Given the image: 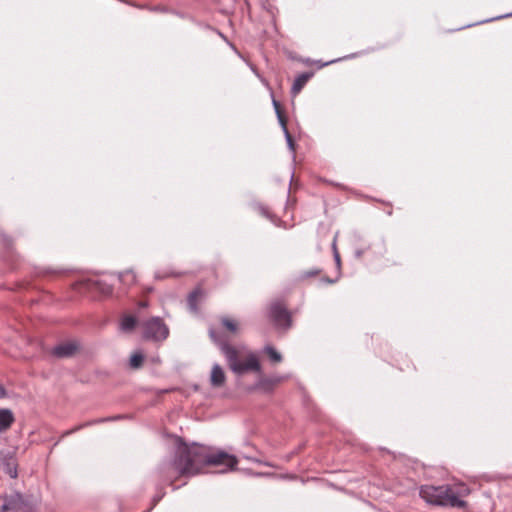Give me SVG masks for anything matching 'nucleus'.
Masks as SVG:
<instances>
[{"instance_id":"obj_28","label":"nucleus","mask_w":512,"mask_h":512,"mask_svg":"<svg viewBox=\"0 0 512 512\" xmlns=\"http://www.w3.org/2000/svg\"><path fill=\"white\" fill-rule=\"evenodd\" d=\"M167 276H168V275H161L159 272H157V273L155 274V277H156L157 279H163V278H165V277H167Z\"/></svg>"},{"instance_id":"obj_24","label":"nucleus","mask_w":512,"mask_h":512,"mask_svg":"<svg viewBox=\"0 0 512 512\" xmlns=\"http://www.w3.org/2000/svg\"><path fill=\"white\" fill-rule=\"evenodd\" d=\"M164 495L165 493L162 491V489L158 491V493L152 499L153 506H155L164 497Z\"/></svg>"},{"instance_id":"obj_26","label":"nucleus","mask_w":512,"mask_h":512,"mask_svg":"<svg viewBox=\"0 0 512 512\" xmlns=\"http://www.w3.org/2000/svg\"><path fill=\"white\" fill-rule=\"evenodd\" d=\"M5 397H7V391L5 387L2 384H0V399H3Z\"/></svg>"},{"instance_id":"obj_23","label":"nucleus","mask_w":512,"mask_h":512,"mask_svg":"<svg viewBox=\"0 0 512 512\" xmlns=\"http://www.w3.org/2000/svg\"><path fill=\"white\" fill-rule=\"evenodd\" d=\"M1 241L3 243V245L7 248H10L11 244H12V240L5 234H1Z\"/></svg>"},{"instance_id":"obj_7","label":"nucleus","mask_w":512,"mask_h":512,"mask_svg":"<svg viewBox=\"0 0 512 512\" xmlns=\"http://www.w3.org/2000/svg\"><path fill=\"white\" fill-rule=\"evenodd\" d=\"M286 379H288V376L284 375L260 377L252 387L248 388V391L252 392L255 390H259L263 393H271L278 384L282 383Z\"/></svg>"},{"instance_id":"obj_25","label":"nucleus","mask_w":512,"mask_h":512,"mask_svg":"<svg viewBox=\"0 0 512 512\" xmlns=\"http://www.w3.org/2000/svg\"><path fill=\"white\" fill-rule=\"evenodd\" d=\"M100 290L103 294L110 295L112 294L113 288L110 285H104Z\"/></svg>"},{"instance_id":"obj_15","label":"nucleus","mask_w":512,"mask_h":512,"mask_svg":"<svg viewBox=\"0 0 512 512\" xmlns=\"http://www.w3.org/2000/svg\"><path fill=\"white\" fill-rule=\"evenodd\" d=\"M119 280L124 285H132L136 282V274L132 270H127L119 274Z\"/></svg>"},{"instance_id":"obj_18","label":"nucleus","mask_w":512,"mask_h":512,"mask_svg":"<svg viewBox=\"0 0 512 512\" xmlns=\"http://www.w3.org/2000/svg\"><path fill=\"white\" fill-rule=\"evenodd\" d=\"M272 104L275 109V113L277 115V119H278L280 126H285V123H287V119L282 112L280 103L276 99L273 98Z\"/></svg>"},{"instance_id":"obj_21","label":"nucleus","mask_w":512,"mask_h":512,"mask_svg":"<svg viewBox=\"0 0 512 512\" xmlns=\"http://www.w3.org/2000/svg\"><path fill=\"white\" fill-rule=\"evenodd\" d=\"M283 132H284V135H285V139H286V142L288 144V147L290 148V150L294 151L295 150V144H294V141H293V138L290 134V132L288 131V128H287V123H285V126H281Z\"/></svg>"},{"instance_id":"obj_8","label":"nucleus","mask_w":512,"mask_h":512,"mask_svg":"<svg viewBox=\"0 0 512 512\" xmlns=\"http://www.w3.org/2000/svg\"><path fill=\"white\" fill-rule=\"evenodd\" d=\"M79 349V343L75 340L59 343L52 349V355L57 358L72 357Z\"/></svg>"},{"instance_id":"obj_13","label":"nucleus","mask_w":512,"mask_h":512,"mask_svg":"<svg viewBox=\"0 0 512 512\" xmlns=\"http://www.w3.org/2000/svg\"><path fill=\"white\" fill-rule=\"evenodd\" d=\"M1 468L2 471L9 475L11 478L17 477V462L14 457H4L1 461Z\"/></svg>"},{"instance_id":"obj_6","label":"nucleus","mask_w":512,"mask_h":512,"mask_svg":"<svg viewBox=\"0 0 512 512\" xmlns=\"http://www.w3.org/2000/svg\"><path fill=\"white\" fill-rule=\"evenodd\" d=\"M269 317L278 327L289 328L291 326V315L279 302L271 304Z\"/></svg>"},{"instance_id":"obj_17","label":"nucleus","mask_w":512,"mask_h":512,"mask_svg":"<svg viewBox=\"0 0 512 512\" xmlns=\"http://www.w3.org/2000/svg\"><path fill=\"white\" fill-rule=\"evenodd\" d=\"M222 326L231 333H236L238 331V324L235 320L229 317L221 318Z\"/></svg>"},{"instance_id":"obj_3","label":"nucleus","mask_w":512,"mask_h":512,"mask_svg":"<svg viewBox=\"0 0 512 512\" xmlns=\"http://www.w3.org/2000/svg\"><path fill=\"white\" fill-rule=\"evenodd\" d=\"M209 335L213 342L217 344L222 354L225 356L229 368L235 374L242 375L248 371L261 372V365L255 354L251 353L247 356L245 361H241L237 349L230 345L223 337L219 336L216 331L210 329Z\"/></svg>"},{"instance_id":"obj_5","label":"nucleus","mask_w":512,"mask_h":512,"mask_svg":"<svg viewBox=\"0 0 512 512\" xmlns=\"http://www.w3.org/2000/svg\"><path fill=\"white\" fill-rule=\"evenodd\" d=\"M169 336V328L160 317H152L143 325V338L162 342Z\"/></svg>"},{"instance_id":"obj_4","label":"nucleus","mask_w":512,"mask_h":512,"mask_svg":"<svg viewBox=\"0 0 512 512\" xmlns=\"http://www.w3.org/2000/svg\"><path fill=\"white\" fill-rule=\"evenodd\" d=\"M31 501L19 492L0 495V512H32Z\"/></svg>"},{"instance_id":"obj_12","label":"nucleus","mask_w":512,"mask_h":512,"mask_svg":"<svg viewBox=\"0 0 512 512\" xmlns=\"http://www.w3.org/2000/svg\"><path fill=\"white\" fill-rule=\"evenodd\" d=\"M226 376L224 370L219 364H214L211 369L210 382L213 387H221L224 385Z\"/></svg>"},{"instance_id":"obj_19","label":"nucleus","mask_w":512,"mask_h":512,"mask_svg":"<svg viewBox=\"0 0 512 512\" xmlns=\"http://www.w3.org/2000/svg\"><path fill=\"white\" fill-rule=\"evenodd\" d=\"M202 292L199 289L192 291L188 296V305L191 310H197V300L201 296Z\"/></svg>"},{"instance_id":"obj_27","label":"nucleus","mask_w":512,"mask_h":512,"mask_svg":"<svg viewBox=\"0 0 512 512\" xmlns=\"http://www.w3.org/2000/svg\"><path fill=\"white\" fill-rule=\"evenodd\" d=\"M334 257H335V261L337 262V264H340V256H339V253L335 250V253H334Z\"/></svg>"},{"instance_id":"obj_31","label":"nucleus","mask_w":512,"mask_h":512,"mask_svg":"<svg viewBox=\"0 0 512 512\" xmlns=\"http://www.w3.org/2000/svg\"><path fill=\"white\" fill-rule=\"evenodd\" d=\"M323 281L327 282V283H333L332 280H330L329 278H323Z\"/></svg>"},{"instance_id":"obj_10","label":"nucleus","mask_w":512,"mask_h":512,"mask_svg":"<svg viewBox=\"0 0 512 512\" xmlns=\"http://www.w3.org/2000/svg\"><path fill=\"white\" fill-rule=\"evenodd\" d=\"M313 72H304L299 74L291 87V94L292 96H296L300 93V91L303 89V87L307 84V82L313 77Z\"/></svg>"},{"instance_id":"obj_11","label":"nucleus","mask_w":512,"mask_h":512,"mask_svg":"<svg viewBox=\"0 0 512 512\" xmlns=\"http://www.w3.org/2000/svg\"><path fill=\"white\" fill-rule=\"evenodd\" d=\"M14 421L15 417L12 410L8 408L0 409V433H4L9 430Z\"/></svg>"},{"instance_id":"obj_29","label":"nucleus","mask_w":512,"mask_h":512,"mask_svg":"<svg viewBox=\"0 0 512 512\" xmlns=\"http://www.w3.org/2000/svg\"><path fill=\"white\" fill-rule=\"evenodd\" d=\"M261 212H262V214H263V215H265L266 217H269V216H270V215H269V213H268V211H267L265 208H261Z\"/></svg>"},{"instance_id":"obj_14","label":"nucleus","mask_w":512,"mask_h":512,"mask_svg":"<svg viewBox=\"0 0 512 512\" xmlns=\"http://www.w3.org/2000/svg\"><path fill=\"white\" fill-rule=\"evenodd\" d=\"M137 324V319L135 316L132 315H126L122 317L120 322V329L123 332H131Z\"/></svg>"},{"instance_id":"obj_2","label":"nucleus","mask_w":512,"mask_h":512,"mask_svg":"<svg viewBox=\"0 0 512 512\" xmlns=\"http://www.w3.org/2000/svg\"><path fill=\"white\" fill-rule=\"evenodd\" d=\"M470 488L463 482L440 486L423 485L420 488V497L428 504L435 506L464 508L467 503L464 497L470 494Z\"/></svg>"},{"instance_id":"obj_16","label":"nucleus","mask_w":512,"mask_h":512,"mask_svg":"<svg viewBox=\"0 0 512 512\" xmlns=\"http://www.w3.org/2000/svg\"><path fill=\"white\" fill-rule=\"evenodd\" d=\"M264 352L273 363H280L282 361V355L273 346H265Z\"/></svg>"},{"instance_id":"obj_9","label":"nucleus","mask_w":512,"mask_h":512,"mask_svg":"<svg viewBox=\"0 0 512 512\" xmlns=\"http://www.w3.org/2000/svg\"><path fill=\"white\" fill-rule=\"evenodd\" d=\"M122 416L118 415V416H114V417H105V418H97V419H94V420H91V421H87V422H84L80 425H77L75 426L74 428L70 429V430H67L63 433L62 437H65V436H68V435H71L85 427H89V426H92V425H96V424H101V423H105V422H109V421H114V420H118V419H121Z\"/></svg>"},{"instance_id":"obj_1","label":"nucleus","mask_w":512,"mask_h":512,"mask_svg":"<svg viewBox=\"0 0 512 512\" xmlns=\"http://www.w3.org/2000/svg\"><path fill=\"white\" fill-rule=\"evenodd\" d=\"M237 464V457L224 450L196 442L188 444L177 437L173 459L162 463L157 473L164 483L173 484L178 477L196 476L207 466H221L220 472L226 473L236 469Z\"/></svg>"},{"instance_id":"obj_22","label":"nucleus","mask_w":512,"mask_h":512,"mask_svg":"<svg viewBox=\"0 0 512 512\" xmlns=\"http://www.w3.org/2000/svg\"><path fill=\"white\" fill-rule=\"evenodd\" d=\"M321 272V269H318V268H313V269H310L308 271H304L300 274L299 278L301 280H305L307 278H311V277H316L320 274Z\"/></svg>"},{"instance_id":"obj_30","label":"nucleus","mask_w":512,"mask_h":512,"mask_svg":"<svg viewBox=\"0 0 512 512\" xmlns=\"http://www.w3.org/2000/svg\"><path fill=\"white\" fill-rule=\"evenodd\" d=\"M333 62H334V61H330V63H333ZM328 64H329V62L324 63V64H320V65H319V68H322V67H324L325 65H328Z\"/></svg>"},{"instance_id":"obj_20","label":"nucleus","mask_w":512,"mask_h":512,"mask_svg":"<svg viewBox=\"0 0 512 512\" xmlns=\"http://www.w3.org/2000/svg\"><path fill=\"white\" fill-rule=\"evenodd\" d=\"M143 361H144V355L142 353H134L131 357H130V367L133 368V369H138L142 366L143 364Z\"/></svg>"}]
</instances>
